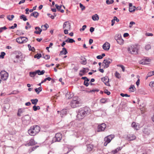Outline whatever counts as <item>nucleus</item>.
Wrapping results in <instances>:
<instances>
[{
	"mask_svg": "<svg viewBox=\"0 0 154 154\" xmlns=\"http://www.w3.org/2000/svg\"><path fill=\"white\" fill-rule=\"evenodd\" d=\"M91 112L90 109L87 107H85L80 109L77 112L76 118L78 120L83 119L85 116L89 115Z\"/></svg>",
	"mask_w": 154,
	"mask_h": 154,
	"instance_id": "obj_1",
	"label": "nucleus"
},
{
	"mask_svg": "<svg viewBox=\"0 0 154 154\" xmlns=\"http://www.w3.org/2000/svg\"><path fill=\"white\" fill-rule=\"evenodd\" d=\"M140 49V47L138 44H133L129 47L127 49L128 52L129 54L137 55L139 54V52Z\"/></svg>",
	"mask_w": 154,
	"mask_h": 154,
	"instance_id": "obj_2",
	"label": "nucleus"
},
{
	"mask_svg": "<svg viewBox=\"0 0 154 154\" xmlns=\"http://www.w3.org/2000/svg\"><path fill=\"white\" fill-rule=\"evenodd\" d=\"M40 128L39 126L34 125L30 127L28 130V133L31 136H35L40 131Z\"/></svg>",
	"mask_w": 154,
	"mask_h": 154,
	"instance_id": "obj_3",
	"label": "nucleus"
},
{
	"mask_svg": "<svg viewBox=\"0 0 154 154\" xmlns=\"http://www.w3.org/2000/svg\"><path fill=\"white\" fill-rule=\"evenodd\" d=\"M79 100L76 97H74L70 103L71 106L73 108L77 107L80 103Z\"/></svg>",
	"mask_w": 154,
	"mask_h": 154,
	"instance_id": "obj_4",
	"label": "nucleus"
},
{
	"mask_svg": "<svg viewBox=\"0 0 154 154\" xmlns=\"http://www.w3.org/2000/svg\"><path fill=\"white\" fill-rule=\"evenodd\" d=\"M71 25L69 21L65 22L63 25V28L65 29L64 30V32L65 34H67L68 33V31L71 29Z\"/></svg>",
	"mask_w": 154,
	"mask_h": 154,
	"instance_id": "obj_5",
	"label": "nucleus"
},
{
	"mask_svg": "<svg viewBox=\"0 0 154 154\" xmlns=\"http://www.w3.org/2000/svg\"><path fill=\"white\" fill-rule=\"evenodd\" d=\"M114 137V135L111 134L105 137L104 139V145L105 146H106L107 144L110 143L112 139Z\"/></svg>",
	"mask_w": 154,
	"mask_h": 154,
	"instance_id": "obj_6",
	"label": "nucleus"
},
{
	"mask_svg": "<svg viewBox=\"0 0 154 154\" xmlns=\"http://www.w3.org/2000/svg\"><path fill=\"white\" fill-rule=\"evenodd\" d=\"M16 42L19 44H23L28 41L27 38L24 37H20L16 39Z\"/></svg>",
	"mask_w": 154,
	"mask_h": 154,
	"instance_id": "obj_7",
	"label": "nucleus"
},
{
	"mask_svg": "<svg viewBox=\"0 0 154 154\" xmlns=\"http://www.w3.org/2000/svg\"><path fill=\"white\" fill-rule=\"evenodd\" d=\"M0 75L2 79L3 80H7L8 77V73L5 71H1Z\"/></svg>",
	"mask_w": 154,
	"mask_h": 154,
	"instance_id": "obj_8",
	"label": "nucleus"
},
{
	"mask_svg": "<svg viewBox=\"0 0 154 154\" xmlns=\"http://www.w3.org/2000/svg\"><path fill=\"white\" fill-rule=\"evenodd\" d=\"M151 60L148 57L142 59L139 62L140 64L145 65L148 64L150 63Z\"/></svg>",
	"mask_w": 154,
	"mask_h": 154,
	"instance_id": "obj_9",
	"label": "nucleus"
},
{
	"mask_svg": "<svg viewBox=\"0 0 154 154\" xmlns=\"http://www.w3.org/2000/svg\"><path fill=\"white\" fill-rule=\"evenodd\" d=\"M83 125V124L82 123L77 124V123H75L73 122H71L70 123L69 125L70 126V128L72 129L74 128V127L75 126H76L77 129L78 127H81V126H82Z\"/></svg>",
	"mask_w": 154,
	"mask_h": 154,
	"instance_id": "obj_10",
	"label": "nucleus"
},
{
	"mask_svg": "<svg viewBox=\"0 0 154 154\" xmlns=\"http://www.w3.org/2000/svg\"><path fill=\"white\" fill-rule=\"evenodd\" d=\"M62 138L61 134L60 133H57L55 135L54 138L53 139V141L54 142L60 141Z\"/></svg>",
	"mask_w": 154,
	"mask_h": 154,
	"instance_id": "obj_11",
	"label": "nucleus"
},
{
	"mask_svg": "<svg viewBox=\"0 0 154 154\" xmlns=\"http://www.w3.org/2000/svg\"><path fill=\"white\" fill-rule=\"evenodd\" d=\"M112 60L109 58L105 59L103 63V64L104 66L108 67L109 66V64L111 63Z\"/></svg>",
	"mask_w": 154,
	"mask_h": 154,
	"instance_id": "obj_12",
	"label": "nucleus"
},
{
	"mask_svg": "<svg viewBox=\"0 0 154 154\" xmlns=\"http://www.w3.org/2000/svg\"><path fill=\"white\" fill-rule=\"evenodd\" d=\"M106 127V125L104 123H102L99 125L98 127V131H104Z\"/></svg>",
	"mask_w": 154,
	"mask_h": 154,
	"instance_id": "obj_13",
	"label": "nucleus"
},
{
	"mask_svg": "<svg viewBox=\"0 0 154 154\" xmlns=\"http://www.w3.org/2000/svg\"><path fill=\"white\" fill-rule=\"evenodd\" d=\"M127 140L129 141H132L136 139V137L134 134H128L126 138Z\"/></svg>",
	"mask_w": 154,
	"mask_h": 154,
	"instance_id": "obj_14",
	"label": "nucleus"
},
{
	"mask_svg": "<svg viewBox=\"0 0 154 154\" xmlns=\"http://www.w3.org/2000/svg\"><path fill=\"white\" fill-rule=\"evenodd\" d=\"M116 41H117V43L120 45L123 44L124 42V41L122 38L121 36L120 35H118L117 38L116 39Z\"/></svg>",
	"mask_w": 154,
	"mask_h": 154,
	"instance_id": "obj_15",
	"label": "nucleus"
},
{
	"mask_svg": "<svg viewBox=\"0 0 154 154\" xmlns=\"http://www.w3.org/2000/svg\"><path fill=\"white\" fill-rule=\"evenodd\" d=\"M110 47V44L108 42H106L103 45V49L105 51L109 50Z\"/></svg>",
	"mask_w": 154,
	"mask_h": 154,
	"instance_id": "obj_16",
	"label": "nucleus"
},
{
	"mask_svg": "<svg viewBox=\"0 0 154 154\" xmlns=\"http://www.w3.org/2000/svg\"><path fill=\"white\" fill-rule=\"evenodd\" d=\"M143 134L144 136L149 135L151 133L150 130L148 128H145L143 130Z\"/></svg>",
	"mask_w": 154,
	"mask_h": 154,
	"instance_id": "obj_17",
	"label": "nucleus"
},
{
	"mask_svg": "<svg viewBox=\"0 0 154 154\" xmlns=\"http://www.w3.org/2000/svg\"><path fill=\"white\" fill-rule=\"evenodd\" d=\"M102 81L104 83L105 85L107 86H109L110 85L108 82L109 79L107 77H105L102 78Z\"/></svg>",
	"mask_w": 154,
	"mask_h": 154,
	"instance_id": "obj_18",
	"label": "nucleus"
},
{
	"mask_svg": "<svg viewBox=\"0 0 154 154\" xmlns=\"http://www.w3.org/2000/svg\"><path fill=\"white\" fill-rule=\"evenodd\" d=\"M129 11L130 12H134L136 9V7L132 5V4L131 3H129Z\"/></svg>",
	"mask_w": 154,
	"mask_h": 154,
	"instance_id": "obj_19",
	"label": "nucleus"
},
{
	"mask_svg": "<svg viewBox=\"0 0 154 154\" xmlns=\"http://www.w3.org/2000/svg\"><path fill=\"white\" fill-rule=\"evenodd\" d=\"M36 144V143H35L34 140L33 139H31L30 140L29 142L26 144V146H31L33 145Z\"/></svg>",
	"mask_w": 154,
	"mask_h": 154,
	"instance_id": "obj_20",
	"label": "nucleus"
},
{
	"mask_svg": "<svg viewBox=\"0 0 154 154\" xmlns=\"http://www.w3.org/2000/svg\"><path fill=\"white\" fill-rule=\"evenodd\" d=\"M35 29L36 30L34 31V33L37 34H40L42 31V29H41L38 27H36L35 28Z\"/></svg>",
	"mask_w": 154,
	"mask_h": 154,
	"instance_id": "obj_21",
	"label": "nucleus"
},
{
	"mask_svg": "<svg viewBox=\"0 0 154 154\" xmlns=\"http://www.w3.org/2000/svg\"><path fill=\"white\" fill-rule=\"evenodd\" d=\"M84 69L82 70H80L79 72V75L81 76L84 75L87 72V71H86L85 68H83Z\"/></svg>",
	"mask_w": 154,
	"mask_h": 154,
	"instance_id": "obj_22",
	"label": "nucleus"
},
{
	"mask_svg": "<svg viewBox=\"0 0 154 154\" xmlns=\"http://www.w3.org/2000/svg\"><path fill=\"white\" fill-rule=\"evenodd\" d=\"M138 124H137L135 122H133L131 125L132 127L134 129L138 130L139 128V126L138 125Z\"/></svg>",
	"mask_w": 154,
	"mask_h": 154,
	"instance_id": "obj_23",
	"label": "nucleus"
},
{
	"mask_svg": "<svg viewBox=\"0 0 154 154\" xmlns=\"http://www.w3.org/2000/svg\"><path fill=\"white\" fill-rule=\"evenodd\" d=\"M24 109L20 108L18 109L17 115L18 116H21V114L24 112Z\"/></svg>",
	"mask_w": 154,
	"mask_h": 154,
	"instance_id": "obj_24",
	"label": "nucleus"
},
{
	"mask_svg": "<svg viewBox=\"0 0 154 154\" xmlns=\"http://www.w3.org/2000/svg\"><path fill=\"white\" fill-rule=\"evenodd\" d=\"M86 59L84 57H82L81 58L80 63L81 64L83 65H85L87 63Z\"/></svg>",
	"mask_w": 154,
	"mask_h": 154,
	"instance_id": "obj_25",
	"label": "nucleus"
},
{
	"mask_svg": "<svg viewBox=\"0 0 154 154\" xmlns=\"http://www.w3.org/2000/svg\"><path fill=\"white\" fill-rule=\"evenodd\" d=\"M67 53V51L65 48H63L62 50L60 52V55H62L63 54L66 55Z\"/></svg>",
	"mask_w": 154,
	"mask_h": 154,
	"instance_id": "obj_26",
	"label": "nucleus"
},
{
	"mask_svg": "<svg viewBox=\"0 0 154 154\" xmlns=\"http://www.w3.org/2000/svg\"><path fill=\"white\" fill-rule=\"evenodd\" d=\"M87 150L88 151H91L93 148V145L91 144H88L87 145Z\"/></svg>",
	"mask_w": 154,
	"mask_h": 154,
	"instance_id": "obj_27",
	"label": "nucleus"
},
{
	"mask_svg": "<svg viewBox=\"0 0 154 154\" xmlns=\"http://www.w3.org/2000/svg\"><path fill=\"white\" fill-rule=\"evenodd\" d=\"M55 6L56 8H57V10L58 11H60L61 13L64 12V10H61V7H62V5L59 6L57 4H56L55 5Z\"/></svg>",
	"mask_w": 154,
	"mask_h": 154,
	"instance_id": "obj_28",
	"label": "nucleus"
},
{
	"mask_svg": "<svg viewBox=\"0 0 154 154\" xmlns=\"http://www.w3.org/2000/svg\"><path fill=\"white\" fill-rule=\"evenodd\" d=\"M39 15V13L36 11H34L30 14L31 16H33L35 18H37Z\"/></svg>",
	"mask_w": 154,
	"mask_h": 154,
	"instance_id": "obj_29",
	"label": "nucleus"
},
{
	"mask_svg": "<svg viewBox=\"0 0 154 154\" xmlns=\"http://www.w3.org/2000/svg\"><path fill=\"white\" fill-rule=\"evenodd\" d=\"M92 18L94 21L98 20L99 19V17L97 14H95L92 17Z\"/></svg>",
	"mask_w": 154,
	"mask_h": 154,
	"instance_id": "obj_30",
	"label": "nucleus"
},
{
	"mask_svg": "<svg viewBox=\"0 0 154 154\" xmlns=\"http://www.w3.org/2000/svg\"><path fill=\"white\" fill-rule=\"evenodd\" d=\"M73 96V94H71L70 93H67L66 95V98L69 99L71 98Z\"/></svg>",
	"mask_w": 154,
	"mask_h": 154,
	"instance_id": "obj_31",
	"label": "nucleus"
},
{
	"mask_svg": "<svg viewBox=\"0 0 154 154\" xmlns=\"http://www.w3.org/2000/svg\"><path fill=\"white\" fill-rule=\"evenodd\" d=\"M48 27L49 25L47 23L45 24V25H42L41 26V28L43 30H46Z\"/></svg>",
	"mask_w": 154,
	"mask_h": 154,
	"instance_id": "obj_32",
	"label": "nucleus"
},
{
	"mask_svg": "<svg viewBox=\"0 0 154 154\" xmlns=\"http://www.w3.org/2000/svg\"><path fill=\"white\" fill-rule=\"evenodd\" d=\"M67 109H63L61 110L60 112L61 115L62 117H63V116L65 115L67 113Z\"/></svg>",
	"mask_w": 154,
	"mask_h": 154,
	"instance_id": "obj_33",
	"label": "nucleus"
},
{
	"mask_svg": "<svg viewBox=\"0 0 154 154\" xmlns=\"http://www.w3.org/2000/svg\"><path fill=\"white\" fill-rule=\"evenodd\" d=\"M37 74L39 75H43L45 72V71L44 70H42V71H40V70H38L36 71Z\"/></svg>",
	"mask_w": 154,
	"mask_h": 154,
	"instance_id": "obj_34",
	"label": "nucleus"
},
{
	"mask_svg": "<svg viewBox=\"0 0 154 154\" xmlns=\"http://www.w3.org/2000/svg\"><path fill=\"white\" fill-rule=\"evenodd\" d=\"M29 75L31 77H34L37 74L36 71L34 72H31L29 73Z\"/></svg>",
	"mask_w": 154,
	"mask_h": 154,
	"instance_id": "obj_35",
	"label": "nucleus"
},
{
	"mask_svg": "<svg viewBox=\"0 0 154 154\" xmlns=\"http://www.w3.org/2000/svg\"><path fill=\"white\" fill-rule=\"evenodd\" d=\"M31 101L32 104L35 105L37 104V103L38 101V100L37 99H31Z\"/></svg>",
	"mask_w": 154,
	"mask_h": 154,
	"instance_id": "obj_36",
	"label": "nucleus"
},
{
	"mask_svg": "<svg viewBox=\"0 0 154 154\" xmlns=\"http://www.w3.org/2000/svg\"><path fill=\"white\" fill-rule=\"evenodd\" d=\"M65 42H66L70 43H72L75 42V41L72 38H68V39L65 41Z\"/></svg>",
	"mask_w": 154,
	"mask_h": 154,
	"instance_id": "obj_37",
	"label": "nucleus"
},
{
	"mask_svg": "<svg viewBox=\"0 0 154 154\" xmlns=\"http://www.w3.org/2000/svg\"><path fill=\"white\" fill-rule=\"evenodd\" d=\"M145 48L146 51H148L149 50L151 49V46L149 44H146L145 47Z\"/></svg>",
	"mask_w": 154,
	"mask_h": 154,
	"instance_id": "obj_38",
	"label": "nucleus"
},
{
	"mask_svg": "<svg viewBox=\"0 0 154 154\" xmlns=\"http://www.w3.org/2000/svg\"><path fill=\"white\" fill-rule=\"evenodd\" d=\"M35 90L37 94H38L40 92L42 91V87H40L38 88H35Z\"/></svg>",
	"mask_w": 154,
	"mask_h": 154,
	"instance_id": "obj_39",
	"label": "nucleus"
},
{
	"mask_svg": "<svg viewBox=\"0 0 154 154\" xmlns=\"http://www.w3.org/2000/svg\"><path fill=\"white\" fill-rule=\"evenodd\" d=\"M135 89V86L133 85H131L129 88V91L131 92H134V91Z\"/></svg>",
	"mask_w": 154,
	"mask_h": 154,
	"instance_id": "obj_40",
	"label": "nucleus"
},
{
	"mask_svg": "<svg viewBox=\"0 0 154 154\" xmlns=\"http://www.w3.org/2000/svg\"><path fill=\"white\" fill-rule=\"evenodd\" d=\"M14 17V16L13 15H8L7 16V18L9 20H12Z\"/></svg>",
	"mask_w": 154,
	"mask_h": 154,
	"instance_id": "obj_41",
	"label": "nucleus"
},
{
	"mask_svg": "<svg viewBox=\"0 0 154 154\" xmlns=\"http://www.w3.org/2000/svg\"><path fill=\"white\" fill-rule=\"evenodd\" d=\"M20 19H23L24 21H25L27 20V19L26 18V16L24 15H22L20 16Z\"/></svg>",
	"mask_w": 154,
	"mask_h": 154,
	"instance_id": "obj_42",
	"label": "nucleus"
},
{
	"mask_svg": "<svg viewBox=\"0 0 154 154\" xmlns=\"http://www.w3.org/2000/svg\"><path fill=\"white\" fill-rule=\"evenodd\" d=\"M40 109V107L39 106H36L34 105L33 106V109L34 111H36L38 109Z\"/></svg>",
	"mask_w": 154,
	"mask_h": 154,
	"instance_id": "obj_43",
	"label": "nucleus"
},
{
	"mask_svg": "<svg viewBox=\"0 0 154 154\" xmlns=\"http://www.w3.org/2000/svg\"><path fill=\"white\" fill-rule=\"evenodd\" d=\"M105 56V54H102L101 55H98L97 56V59H101Z\"/></svg>",
	"mask_w": 154,
	"mask_h": 154,
	"instance_id": "obj_44",
	"label": "nucleus"
},
{
	"mask_svg": "<svg viewBox=\"0 0 154 154\" xmlns=\"http://www.w3.org/2000/svg\"><path fill=\"white\" fill-rule=\"evenodd\" d=\"M51 78L48 77L45 79L43 80L41 82V83H43L45 82L47 80L50 81L51 80Z\"/></svg>",
	"mask_w": 154,
	"mask_h": 154,
	"instance_id": "obj_45",
	"label": "nucleus"
},
{
	"mask_svg": "<svg viewBox=\"0 0 154 154\" xmlns=\"http://www.w3.org/2000/svg\"><path fill=\"white\" fill-rule=\"evenodd\" d=\"M28 46L29 48V50L32 51H34L35 50V48L34 47H32L30 45H28Z\"/></svg>",
	"mask_w": 154,
	"mask_h": 154,
	"instance_id": "obj_46",
	"label": "nucleus"
},
{
	"mask_svg": "<svg viewBox=\"0 0 154 154\" xmlns=\"http://www.w3.org/2000/svg\"><path fill=\"white\" fill-rule=\"evenodd\" d=\"M5 55V53L4 52H1L0 55V58L3 59Z\"/></svg>",
	"mask_w": 154,
	"mask_h": 154,
	"instance_id": "obj_47",
	"label": "nucleus"
},
{
	"mask_svg": "<svg viewBox=\"0 0 154 154\" xmlns=\"http://www.w3.org/2000/svg\"><path fill=\"white\" fill-rule=\"evenodd\" d=\"M153 75H154V74L152 72V71L149 72L147 74L146 79H147L148 77L151 76Z\"/></svg>",
	"mask_w": 154,
	"mask_h": 154,
	"instance_id": "obj_48",
	"label": "nucleus"
},
{
	"mask_svg": "<svg viewBox=\"0 0 154 154\" xmlns=\"http://www.w3.org/2000/svg\"><path fill=\"white\" fill-rule=\"evenodd\" d=\"M42 56L41 54H35L34 56L35 58H37L38 59H39Z\"/></svg>",
	"mask_w": 154,
	"mask_h": 154,
	"instance_id": "obj_49",
	"label": "nucleus"
},
{
	"mask_svg": "<svg viewBox=\"0 0 154 154\" xmlns=\"http://www.w3.org/2000/svg\"><path fill=\"white\" fill-rule=\"evenodd\" d=\"M114 2V1L113 0H107L106 1V3L107 4H112Z\"/></svg>",
	"mask_w": 154,
	"mask_h": 154,
	"instance_id": "obj_50",
	"label": "nucleus"
},
{
	"mask_svg": "<svg viewBox=\"0 0 154 154\" xmlns=\"http://www.w3.org/2000/svg\"><path fill=\"white\" fill-rule=\"evenodd\" d=\"M107 99L106 98H102L100 99V101L101 103H104L106 102Z\"/></svg>",
	"mask_w": 154,
	"mask_h": 154,
	"instance_id": "obj_51",
	"label": "nucleus"
},
{
	"mask_svg": "<svg viewBox=\"0 0 154 154\" xmlns=\"http://www.w3.org/2000/svg\"><path fill=\"white\" fill-rule=\"evenodd\" d=\"M120 95L122 97H130V95H128L127 94H124L123 93H121L120 94Z\"/></svg>",
	"mask_w": 154,
	"mask_h": 154,
	"instance_id": "obj_52",
	"label": "nucleus"
},
{
	"mask_svg": "<svg viewBox=\"0 0 154 154\" xmlns=\"http://www.w3.org/2000/svg\"><path fill=\"white\" fill-rule=\"evenodd\" d=\"M7 29V28L5 26L0 28V32H2L3 30H5Z\"/></svg>",
	"mask_w": 154,
	"mask_h": 154,
	"instance_id": "obj_53",
	"label": "nucleus"
},
{
	"mask_svg": "<svg viewBox=\"0 0 154 154\" xmlns=\"http://www.w3.org/2000/svg\"><path fill=\"white\" fill-rule=\"evenodd\" d=\"M104 92L105 94H106L107 95H109L110 94V92L108 91V90L106 89H105L104 90Z\"/></svg>",
	"mask_w": 154,
	"mask_h": 154,
	"instance_id": "obj_54",
	"label": "nucleus"
},
{
	"mask_svg": "<svg viewBox=\"0 0 154 154\" xmlns=\"http://www.w3.org/2000/svg\"><path fill=\"white\" fill-rule=\"evenodd\" d=\"M116 20V17H114V18L112 20V26H113L115 23V20Z\"/></svg>",
	"mask_w": 154,
	"mask_h": 154,
	"instance_id": "obj_55",
	"label": "nucleus"
},
{
	"mask_svg": "<svg viewBox=\"0 0 154 154\" xmlns=\"http://www.w3.org/2000/svg\"><path fill=\"white\" fill-rule=\"evenodd\" d=\"M116 78L120 79L121 78V75L119 73L116 72Z\"/></svg>",
	"mask_w": 154,
	"mask_h": 154,
	"instance_id": "obj_56",
	"label": "nucleus"
},
{
	"mask_svg": "<svg viewBox=\"0 0 154 154\" xmlns=\"http://www.w3.org/2000/svg\"><path fill=\"white\" fill-rule=\"evenodd\" d=\"M135 24V23L133 21H131L130 23L129 27L130 28H131L133 24Z\"/></svg>",
	"mask_w": 154,
	"mask_h": 154,
	"instance_id": "obj_57",
	"label": "nucleus"
},
{
	"mask_svg": "<svg viewBox=\"0 0 154 154\" xmlns=\"http://www.w3.org/2000/svg\"><path fill=\"white\" fill-rule=\"evenodd\" d=\"M86 26L85 25H83L82 27V28H81L80 29V31H84L86 28Z\"/></svg>",
	"mask_w": 154,
	"mask_h": 154,
	"instance_id": "obj_58",
	"label": "nucleus"
},
{
	"mask_svg": "<svg viewBox=\"0 0 154 154\" xmlns=\"http://www.w3.org/2000/svg\"><path fill=\"white\" fill-rule=\"evenodd\" d=\"M80 8L82 10L85 9V7L82 4L80 3L79 4Z\"/></svg>",
	"mask_w": 154,
	"mask_h": 154,
	"instance_id": "obj_59",
	"label": "nucleus"
},
{
	"mask_svg": "<svg viewBox=\"0 0 154 154\" xmlns=\"http://www.w3.org/2000/svg\"><path fill=\"white\" fill-rule=\"evenodd\" d=\"M38 147V146H35V147H33L32 148H31V150H32L31 151H30L29 153H30L32 151L34 150H35V149H36Z\"/></svg>",
	"mask_w": 154,
	"mask_h": 154,
	"instance_id": "obj_60",
	"label": "nucleus"
},
{
	"mask_svg": "<svg viewBox=\"0 0 154 154\" xmlns=\"http://www.w3.org/2000/svg\"><path fill=\"white\" fill-rule=\"evenodd\" d=\"M44 57L45 59L48 60L50 58V56L48 55H46L44 56Z\"/></svg>",
	"mask_w": 154,
	"mask_h": 154,
	"instance_id": "obj_61",
	"label": "nucleus"
},
{
	"mask_svg": "<svg viewBox=\"0 0 154 154\" xmlns=\"http://www.w3.org/2000/svg\"><path fill=\"white\" fill-rule=\"evenodd\" d=\"M122 148V147H119L116 149V153Z\"/></svg>",
	"mask_w": 154,
	"mask_h": 154,
	"instance_id": "obj_62",
	"label": "nucleus"
},
{
	"mask_svg": "<svg viewBox=\"0 0 154 154\" xmlns=\"http://www.w3.org/2000/svg\"><path fill=\"white\" fill-rule=\"evenodd\" d=\"M84 84L86 86H88L89 85V83L88 82H86L85 81L84 82Z\"/></svg>",
	"mask_w": 154,
	"mask_h": 154,
	"instance_id": "obj_63",
	"label": "nucleus"
},
{
	"mask_svg": "<svg viewBox=\"0 0 154 154\" xmlns=\"http://www.w3.org/2000/svg\"><path fill=\"white\" fill-rule=\"evenodd\" d=\"M94 28L93 27H91L90 29V31L91 32H92L94 31Z\"/></svg>",
	"mask_w": 154,
	"mask_h": 154,
	"instance_id": "obj_64",
	"label": "nucleus"
}]
</instances>
